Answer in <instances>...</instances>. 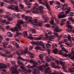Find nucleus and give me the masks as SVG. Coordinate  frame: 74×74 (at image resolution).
Returning <instances> with one entry per match:
<instances>
[{
    "mask_svg": "<svg viewBox=\"0 0 74 74\" xmlns=\"http://www.w3.org/2000/svg\"><path fill=\"white\" fill-rule=\"evenodd\" d=\"M17 63L19 65H21L20 68L22 70L24 71H27L26 70V68L24 67V65L22 64V63L19 61V60H18L17 62Z\"/></svg>",
    "mask_w": 74,
    "mask_h": 74,
    "instance_id": "nucleus-11",
    "label": "nucleus"
},
{
    "mask_svg": "<svg viewBox=\"0 0 74 74\" xmlns=\"http://www.w3.org/2000/svg\"><path fill=\"white\" fill-rule=\"evenodd\" d=\"M49 3H50V5H52V4H53V1H50L49 2Z\"/></svg>",
    "mask_w": 74,
    "mask_h": 74,
    "instance_id": "nucleus-59",
    "label": "nucleus"
},
{
    "mask_svg": "<svg viewBox=\"0 0 74 74\" xmlns=\"http://www.w3.org/2000/svg\"><path fill=\"white\" fill-rule=\"evenodd\" d=\"M30 30L31 32H32V33L33 34H34V33H36V31L34 28H30Z\"/></svg>",
    "mask_w": 74,
    "mask_h": 74,
    "instance_id": "nucleus-31",
    "label": "nucleus"
},
{
    "mask_svg": "<svg viewBox=\"0 0 74 74\" xmlns=\"http://www.w3.org/2000/svg\"><path fill=\"white\" fill-rule=\"evenodd\" d=\"M64 7H65V3L64 4V5H62L61 8V9H62L63 11H64V10H65Z\"/></svg>",
    "mask_w": 74,
    "mask_h": 74,
    "instance_id": "nucleus-39",
    "label": "nucleus"
},
{
    "mask_svg": "<svg viewBox=\"0 0 74 74\" xmlns=\"http://www.w3.org/2000/svg\"><path fill=\"white\" fill-rule=\"evenodd\" d=\"M65 22V19H62L61 21V26H63V24H64V23Z\"/></svg>",
    "mask_w": 74,
    "mask_h": 74,
    "instance_id": "nucleus-36",
    "label": "nucleus"
},
{
    "mask_svg": "<svg viewBox=\"0 0 74 74\" xmlns=\"http://www.w3.org/2000/svg\"><path fill=\"white\" fill-rule=\"evenodd\" d=\"M45 26L46 27H49V26H50V25L48 24H46L45 25Z\"/></svg>",
    "mask_w": 74,
    "mask_h": 74,
    "instance_id": "nucleus-55",
    "label": "nucleus"
},
{
    "mask_svg": "<svg viewBox=\"0 0 74 74\" xmlns=\"http://www.w3.org/2000/svg\"><path fill=\"white\" fill-rule=\"evenodd\" d=\"M62 43H64V42H63L62 41H61V42H59L58 43V45H61L60 46V47L61 48H62V47H63V46L62 45Z\"/></svg>",
    "mask_w": 74,
    "mask_h": 74,
    "instance_id": "nucleus-41",
    "label": "nucleus"
},
{
    "mask_svg": "<svg viewBox=\"0 0 74 74\" xmlns=\"http://www.w3.org/2000/svg\"><path fill=\"white\" fill-rule=\"evenodd\" d=\"M32 11L34 14H38L39 13L38 11V9H35V8L33 9L32 10Z\"/></svg>",
    "mask_w": 74,
    "mask_h": 74,
    "instance_id": "nucleus-24",
    "label": "nucleus"
},
{
    "mask_svg": "<svg viewBox=\"0 0 74 74\" xmlns=\"http://www.w3.org/2000/svg\"><path fill=\"white\" fill-rule=\"evenodd\" d=\"M42 5H45V6H46V8H47L48 10H50V6L47 3L44 2V3H42Z\"/></svg>",
    "mask_w": 74,
    "mask_h": 74,
    "instance_id": "nucleus-23",
    "label": "nucleus"
},
{
    "mask_svg": "<svg viewBox=\"0 0 74 74\" xmlns=\"http://www.w3.org/2000/svg\"><path fill=\"white\" fill-rule=\"evenodd\" d=\"M46 60L48 62H50L52 59V57L51 56H50L49 55L48 56H46Z\"/></svg>",
    "mask_w": 74,
    "mask_h": 74,
    "instance_id": "nucleus-20",
    "label": "nucleus"
},
{
    "mask_svg": "<svg viewBox=\"0 0 74 74\" xmlns=\"http://www.w3.org/2000/svg\"><path fill=\"white\" fill-rule=\"evenodd\" d=\"M62 51L65 52V48H64V47H63L62 48L61 50L60 51L59 53L60 54V55H61L62 56H65V53L62 52Z\"/></svg>",
    "mask_w": 74,
    "mask_h": 74,
    "instance_id": "nucleus-17",
    "label": "nucleus"
},
{
    "mask_svg": "<svg viewBox=\"0 0 74 74\" xmlns=\"http://www.w3.org/2000/svg\"><path fill=\"white\" fill-rule=\"evenodd\" d=\"M8 48H10V49H12V47L11 45H9L8 46Z\"/></svg>",
    "mask_w": 74,
    "mask_h": 74,
    "instance_id": "nucleus-63",
    "label": "nucleus"
},
{
    "mask_svg": "<svg viewBox=\"0 0 74 74\" xmlns=\"http://www.w3.org/2000/svg\"><path fill=\"white\" fill-rule=\"evenodd\" d=\"M32 1H33V0H30L29 2L27 3V5H29L27 6L28 8H30V6L32 5V3L30 2H32Z\"/></svg>",
    "mask_w": 74,
    "mask_h": 74,
    "instance_id": "nucleus-21",
    "label": "nucleus"
},
{
    "mask_svg": "<svg viewBox=\"0 0 74 74\" xmlns=\"http://www.w3.org/2000/svg\"><path fill=\"white\" fill-rule=\"evenodd\" d=\"M44 19H45V23L47 22V21L49 20V18L48 17H43Z\"/></svg>",
    "mask_w": 74,
    "mask_h": 74,
    "instance_id": "nucleus-33",
    "label": "nucleus"
},
{
    "mask_svg": "<svg viewBox=\"0 0 74 74\" xmlns=\"http://www.w3.org/2000/svg\"><path fill=\"white\" fill-rule=\"evenodd\" d=\"M9 8L12 9L14 11H16V12H19L20 11L18 10V7L17 6H15L14 5H12L10 6L9 7Z\"/></svg>",
    "mask_w": 74,
    "mask_h": 74,
    "instance_id": "nucleus-12",
    "label": "nucleus"
},
{
    "mask_svg": "<svg viewBox=\"0 0 74 74\" xmlns=\"http://www.w3.org/2000/svg\"><path fill=\"white\" fill-rule=\"evenodd\" d=\"M72 66L73 67L71 68L72 69H70L69 70V71L70 73H73L74 71V63L72 64Z\"/></svg>",
    "mask_w": 74,
    "mask_h": 74,
    "instance_id": "nucleus-30",
    "label": "nucleus"
},
{
    "mask_svg": "<svg viewBox=\"0 0 74 74\" xmlns=\"http://www.w3.org/2000/svg\"><path fill=\"white\" fill-rule=\"evenodd\" d=\"M18 23L17 25L15 27L11 28L10 29L12 32H18V31H20L21 30V27L20 24H23V21L22 20H19L18 21Z\"/></svg>",
    "mask_w": 74,
    "mask_h": 74,
    "instance_id": "nucleus-4",
    "label": "nucleus"
},
{
    "mask_svg": "<svg viewBox=\"0 0 74 74\" xmlns=\"http://www.w3.org/2000/svg\"><path fill=\"white\" fill-rule=\"evenodd\" d=\"M3 44V47L4 48V49H3V51L5 52L6 54H9L10 53V51H7V50L5 49H6V45H8L7 43H6L5 42H3L2 43Z\"/></svg>",
    "mask_w": 74,
    "mask_h": 74,
    "instance_id": "nucleus-7",
    "label": "nucleus"
},
{
    "mask_svg": "<svg viewBox=\"0 0 74 74\" xmlns=\"http://www.w3.org/2000/svg\"><path fill=\"white\" fill-rule=\"evenodd\" d=\"M30 63H32L34 66H31L30 65H28L27 66V68L29 69H33V68L35 67V69H34V71L33 73L34 74H40V70L38 69L37 68V64H40V61H39L37 62H35L33 60H31L30 61Z\"/></svg>",
    "mask_w": 74,
    "mask_h": 74,
    "instance_id": "nucleus-1",
    "label": "nucleus"
},
{
    "mask_svg": "<svg viewBox=\"0 0 74 74\" xmlns=\"http://www.w3.org/2000/svg\"><path fill=\"white\" fill-rule=\"evenodd\" d=\"M12 16L13 18H14L15 16H19V14H18L17 15H16V14L14 13L12 14Z\"/></svg>",
    "mask_w": 74,
    "mask_h": 74,
    "instance_id": "nucleus-42",
    "label": "nucleus"
},
{
    "mask_svg": "<svg viewBox=\"0 0 74 74\" xmlns=\"http://www.w3.org/2000/svg\"><path fill=\"white\" fill-rule=\"evenodd\" d=\"M56 46H57V45H56V44L52 45V47L53 48L56 47Z\"/></svg>",
    "mask_w": 74,
    "mask_h": 74,
    "instance_id": "nucleus-53",
    "label": "nucleus"
},
{
    "mask_svg": "<svg viewBox=\"0 0 74 74\" xmlns=\"http://www.w3.org/2000/svg\"><path fill=\"white\" fill-rule=\"evenodd\" d=\"M15 0H10L9 1V3H10V4L13 3L16 4L18 3V1Z\"/></svg>",
    "mask_w": 74,
    "mask_h": 74,
    "instance_id": "nucleus-27",
    "label": "nucleus"
},
{
    "mask_svg": "<svg viewBox=\"0 0 74 74\" xmlns=\"http://www.w3.org/2000/svg\"><path fill=\"white\" fill-rule=\"evenodd\" d=\"M46 46L47 48H49L51 46V45L49 44V43H47L46 44Z\"/></svg>",
    "mask_w": 74,
    "mask_h": 74,
    "instance_id": "nucleus-49",
    "label": "nucleus"
},
{
    "mask_svg": "<svg viewBox=\"0 0 74 74\" xmlns=\"http://www.w3.org/2000/svg\"><path fill=\"white\" fill-rule=\"evenodd\" d=\"M55 10H58V8H60V6H56L55 7Z\"/></svg>",
    "mask_w": 74,
    "mask_h": 74,
    "instance_id": "nucleus-51",
    "label": "nucleus"
},
{
    "mask_svg": "<svg viewBox=\"0 0 74 74\" xmlns=\"http://www.w3.org/2000/svg\"><path fill=\"white\" fill-rule=\"evenodd\" d=\"M19 7L21 8V9H23V5L21 4L19 5Z\"/></svg>",
    "mask_w": 74,
    "mask_h": 74,
    "instance_id": "nucleus-48",
    "label": "nucleus"
},
{
    "mask_svg": "<svg viewBox=\"0 0 74 74\" xmlns=\"http://www.w3.org/2000/svg\"><path fill=\"white\" fill-rule=\"evenodd\" d=\"M55 3L59 5H60V2H59V1H56Z\"/></svg>",
    "mask_w": 74,
    "mask_h": 74,
    "instance_id": "nucleus-50",
    "label": "nucleus"
},
{
    "mask_svg": "<svg viewBox=\"0 0 74 74\" xmlns=\"http://www.w3.org/2000/svg\"><path fill=\"white\" fill-rule=\"evenodd\" d=\"M15 45H16V47L17 48H19V45L17 43H16Z\"/></svg>",
    "mask_w": 74,
    "mask_h": 74,
    "instance_id": "nucleus-61",
    "label": "nucleus"
},
{
    "mask_svg": "<svg viewBox=\"0 0 74 74\" xmlns=\"http://www.w3.org/2000/svg\"><path fill=\"white\" fill-rule=\"evenodd\" d=\"M71 54H67L66 53H65V57L69 56V57H71V59H74V52H71Z\"/></svg>",
    "mask_w": 74,
    "mask_h": 74,
    "instance_id": "nucleus-13",
    "label": "nucleus"
},
{
    "mask_svg": "<svg viewBox=\"0 0 74 74\" xmlns=\"http://www.w3.org/2000/svg\"><path fill=\"white\" fill-rule=\"evenodd\" d=\"M6 14H7L5 16V18H8V21H11L12 19H14V17H13L12 16L9 17V16L10 15L9 12H7L6 13Z\"/></svg>",
    "mask_w": 74,
    "mask_h": 74,
    "instance_id": "nucleus-10",
    "label": "nucleus"
},
{
    "mask_svg": "<svg viewBox=\"0 0 74 74\" xmlns=\"http://www.w3.org/2000/svg\"><path fill=\"white\" fill-rule=\"evenodd\" d=\"M12 64L13 66H14V67H18V66L17 65H16V63L14 61H12Z\"/></svg>",
    "mask_w": 74,
    "mask_h": 74,
    "instance_id": "nucleus-32",
    "label": "nucleus"
},
{
    "mask_svg": "<svg viewBox=\"0 0 74 74\" xmlns=\"http://www.w3.org/2000/svg\"><path fill=\"white\" fill-rule=\"evenodd\" d=\"M5 21H6V20H1V22L2 23H5Z\"/></svg>",
    "mask_w": 74,
    "mask_h": 74,
    "instance_id": "nucleus-56",
    "label": "nucleus"
},
{
    "mask_svg": "<svg viewBox=\"0 0 74 74\" xmlns=\"http://www.w3.org/2000/svg\"><path fill=\"white\" fill-rule=\"evenodd\" d=\"M44 8V7L42 5H40L38 7V9L39 10H42Z\"/></svg>",
    "mask_w": 74,
    "mask_h": 74,
    "instance_id": "nucleus-35",
    "label": "nucleus"
},
{
    "mask_svg": "<svg viewBox=\"0 0 74 74\" xmlns=\"http://www.w3.org/2000/svg\"><path fill=\"white\" fill-rule=\"evenodd\" d=\"M49 66H50L49 64H48L47 63H46L45 64V65H41L39 66V68L41 70H44V68L46 67L45 69V71L47 73H51V72L50 67Z\"/></svg>",
    "mask_w": 74,
    "mask_h": 74,
    "instance_id": "nucleus-5",
    "label": "nucleus"
},
{
    "mask_svg": "<svg viewBox=\"0 0 74 74\" xmlns=\"http://www.w3.org/2000/svg\"><path fill=\"white\" fill-rule=\"evenodd\" d=\"M23 35L24 37L27 36V32L26 31H24L23 32Z\"/></svg>",
    "mask_w": 74,
    "mask_h": 74,
    "instance_id": "nucleus-43",
    "label": "nucleus"
},
{
    "mask_svg": "<svg viewBox=\"0 0 74 74\" xmlns=\"http://www.w3.org/2000/svg\"><path fill=\"white\" fill-rule=\"evenodd\" d=\"M54 34L56 36V37L58 36V34L55 32H54Z\"/></svg>",
    "mask_w": 74,
    "mask_h": 74,
    "instance_id": "nucleus-57",
    "label": "nucleus"
},
{
    "mask_svg": "<svg viewBox=\"0 0 74 74\" xmlns=\"http://www.w3.org/2000/svg\"><path fill=\"white\" fill-rule=\"evenodd\" d=\"M51 64L53 67H54L56 69H60V67L58 65L56 66V65H55V64L54 62H52L51 63Z\"/></svg>",
    "mask_w": 74,
    "mask_h": 74,
    "instance_id": "nucleus-18",
    "label": "nucleus"
},
{
    "mask_svg": "<svg viewBox=\"0 0 74 74\" xmlns=\"http://www.w3.org/2000/svg\"><path fill=\"white\" fill-rule=\"evenodd\" d=\"M67 9V11L65 12V14H68L69 13V12H70V7H66L65 8V10H66Z\"/></svg>",
    "mask_w": 74,
    "mask_h": 74,
    "instance_id": "nucleus-28",
    "label": "nucleus"
},
{
    "mask_svg": "<svg viewBox=\"0 0 74 74\" xmlns=\"http://www.w3.org/2000/svg\"><path fill=\"white\" fill-rule=\"evenodd\" d=\"M40 47L38 46H36L35 47V49H36V50H38V49H40Z\"/></svg>",
    "mask_w": 74,
    "mask_h": 74,
    "instance_id": "nucleus-45",
    "label": "nucleus"
},
{
    "mask_svg": "<svg viewBox=\"0 0 74 74\" xmlns=\"http://www.w3.org/2000/svg\"><path fill=\"white\" fill-rule=\"evenodd\" d=\"M60 14H58V17L59 19L64 18L65 17V14H64L63 12H60Z\"/></svg>",
    "mask_w": 74,
    "mask_h": 74,
    "instance_id": "nucleus-14",
    "label": "nucleus"
},
{
    "mask_svg": "<svg viewBox=\"0 0 74 74\" xmlns=\"http://www.w3.org/2000/svg\"><path fill=\"white\" fill-rule=\"evenodd\" d=\"M18 59H21V60H23V61H25L26 60L25 59L21 58V57L20 56H18Z\"/></svg>",
    "mask_w": 74,
    "mask_h": 74,
    "instance_id": "nucleus-37",
    "label": "nucleus"
},
{
    "mask_svg": "<svg viewBox=\"0 0 74 74\" xmlns=\"http://www.w3.org/2000/svg\"><path fill=\"white\" fill-rule=\"evenodd\" d=\"M68 16H73V12H71V14H69Z\"/></svg>",
    "mask_w": 74,
    "mask_h": 74,
    "instance_id": "nucleus-47",
    "label": "nucleus"
},
{
    "mask_svg": "<svg viewBox=\"0 0 74 74\" xmlns=\"http://www.w3.org/2000/svg\"><path fill=\"white\" fill-rule=\"evenodd\" d=\"M38 1H39V3H40V4H43V3H42L41 0H39Z\"/></svg>",
    "mask_w": 74,
    "mask_h": 74,
    "instance_id": "nucleus-54",
    "label": "nucleus"
},
{
    "mask_svg": "<svg viewBox=\"0 0 74 74\" xmlns=\"http://www.w3.org/2000/svg\"><path fill=\"white\" fill-rule=\"evenodd\" d=\"M16 33V34L14 35L15 38H16V37H18V38H21V37L19 36H21L22 35V33L17 32Z\"/></svg>",
    "mask_w": 74,
    "mask_h": 74,
    "instance_id": "nucleus-22",
    "label": "nucleus"
},
{
    "mask_svg": "<svg viewBox=\"0 0 74 74\" xmlns=\"http://www.w3.org/2000/svg\"><path fill=\"white\" fill-rule=\"evenodd\" d=\"M3 12V10L2 9H0V13H2Z\"/></svg>",
    "mask_w": 74,
    "mask_h": 74,
    "instance_id": "nucleus-64",
    "label": "nucleus"
},
{
    "mask_svg": "<svg viewBox=\"0 0 74 74\" xmlns=\"http://www.w3.org/2000/svg\"><path fill=\"white\" fill-rule=\"evenodd\" d=\"M55 19L56 22L57 23H59V19H56V17H52L51 18V21H50V23L51 25H53V27L55 28L54 32H60L62 31V29H60L58 26L56 24H53V19Z\"/></svg>",
    "mask_w": 74,
    "mask_h": 74,
    "instance_id": "nucleus-3",
    "label": "nucleus"
},
{
    "mask_svg": "<svg viewBox=\"0 0 74 74\" xmlns=\"http://www.w3.org/2000/svg\"><path fill=\"white\" fill-rule=\"evenodd\" d=\"M22 19H23L24 18L25 19L27 23H29V22H32V23H35L37 24L38 25H39V26H41L42 23L40 22L39 23L37 22V19H35L34 20H32V17L29 16H25V15H22Z\"/></svg>",
    "mask_w": 74,
    "mask_h": 74,
    "instance_id": "nucleus-2",
    "label": "nucleus"
},
{
    "mask_svg": "<svg viewBox=\"0 0 74 74\" xmlns=\"http://www.w3.org/2000/svg\"><path fill=\"white\" fill-rule=\"evenodd\" d=\"M3 39V37L1 36H0V43L1 42V40Z\"/></svg>",
    "mask_w": 74,
    "mask_h": 74,
    "instance_id": "nucleus-58",
    "label": "nucleus"
},
{
    "mask_svg": "<svg viewBox=\"0 0 74 74\" xmlns=\"http://www.w3.org/2000/svg\"><path fill=\"white\" fill-rule=\"evenodd\" d=\"M10 69L11 70H15L11 72L12 74H18V71L17 70H15V69L13 67H11Z\"/></svg>",
    "mask_w": 74,
    "mask_h": 74,
    "instance_id": "nucleus-15",
    "label": "nucleus"
},
{
    "mask_svg": "<svg viewBox=\"0 0 74 74\" xmlns=\"http://www.w3.org/2000/svg\"><path fill=\"white\" fill-rule=\"evenodd\" d=\"M27 53H28V55H30V57L31 58H34V54L30 53L29 51H27V49H25L24 51H21V53L19 51H16V54L18 55H24V54H26Z\"/></svg>",
    "mask_w": 74,
    "mask_h": 74,
    "instance_id": "nucleus-6",
    "label": "nucleus"
},
{
    "mask_svg": "<svg viewBox=\"0 0 74 74\" xmlns=\"http://www.w3.org/2000/svg\"><path fill=\"white\" fill-rule=\"evenodd\" d=\"M39 56L40 59H41V60H42V59L43 58V55L42 54H40L39 55Z\"/></svg>",
    "mask_w": 74,
    "mask_h": 74,
    "instance_id": "nucleus-46",
    "label": "nucleus"
},
{
    "mask_svg": "<svg viewBox=\"0 0 74 74\" xmlns=\"http://www.w3.org/2000/svg\"><path fill=\"white\" fill-rule=\"evenodd\" d=\"M67 25H66V27L68 28V29H70L71 30L73 29V27L71 25H70V22L69 21H67Z\"/></svg>",
    "mask_w": 74,
    "mask_h": 74,
    "instance_id": "nucleus-19",
    "label": "nucleus"
},
{
    "mask_svg": "<svg viewBox=\"0 0 74 74\" xmlns=\"http://www.w3.org/2000/svg\"><path fill=\"white\" fill-rule=\"evenodd\" d=\"M7 33V34L8 35V36L9 37H12V34L10 32H8Z\"/></svg>",
    "mask_w": 74,
    "mask_h": 74,
    "instance_id": "nucleus-34",
    "label": "nucleus"
},
{
    "mask_svg": "<svg viewBox=\"0 0 74 74\" xmlns=\"http://www.w3.org/2000/svg\"><path fill=\"white\" fill-rule=\"evenodd\" d=\"M53 52L55 54H56V53L58 52V50L57 48H56L54 49Z\"/></svg>",
    "mask_w": 74,
    "mask_h": 74,
    "instance_id": "nucleus-38",
    "label": "nucleus"
},
{
    "mask_svg": "<svg viewBox=\"0 0 74 74\" xmlns=\"http://www.w3.org/2000/svg\"><path fill=\"white\" fill-rule=\"evenodd\" d=\"M68 19L69 20H70L72 22H74V19H73L72 18L69 17Z\"/></svg>",
    "mask_w": 74,
    "mask_h": 74,
    "instance_id": "nucleus-44",
    "label": "nucleus"
},
{
    "mask_svg": "<svg viewBox=\"0 0 74 74\" xmlns=\"http://www.w3.org/2000/svg\"><path fill=\"white\" fill-rule=\"evenodd\" d=\"M31 43L33 45H40V46H42L44 48V45H42L43 42L41 41L38 42L35 41H32L31 42Z\"/></svg>",
    "mask_w": 74,
    "mask_h": 74,
    "instance_id": "nucleus-8",
    "label": "nucleus"
},
{
    "mask_svg": "<svg viewBox=\"0 0 74 74\" xmlns=\"http://www.w3.org/2000/svg\"><path fill=\"white\" fill-rule=\"evenodd\" d=\"M55 37V35H51V36H48V35H46V38L49 39V40L50 41H52V40H53Z\"/></svg>",
    "mask_w": 74,
    "mask_h": 74,
    "instance_id": "nucleus-16",
    "label": "nucleus"
},
{
    "mask_svg": "<svg viewBox=\"0 0 74 74\" xmlns=\"http://www.w3.org/2000/svg\"><path fill=\"white\" fill-rule=\"evenodd\" d=\"M13 56V55H12V54H11L9 56H8V58H11L12 57V56Z\"/></svg>",
    "mask_w": 74,
    "mask_h": 74,
    "instance_id": "nucleus-60",
    "label": "nucleus"
},
{
    "mask_svg": "<svg viewBox=\"0 0 74 74\" xmlns=\"http://www.w3.org/2000/svg\"><path fill=\"white\" fill-rule=\"evenodd\" d=\"M60 63L62 66V68H63L64 71L65 72V63L63 62H62L61 61H60Z\"/></svg>",
    "mask_w": 74,
    "mask_h": 74,
    "instance_id": "nucleus-25",
    "label": "nucleus"
},
{
    "mask_svg": "<svg viewBox=\"0 0 74 74\" xmlns=\"http://www.w3.org/2000/svg\"><path fill=\"white\" fill-rule=\"evenodd\" d=\"M46 32H48V34H52V32L49 30H46Z\"/></svg>",
    "mask_w": 74,
    "mask_h": 74,
    "instance_id": "nucleus-40",
    "label": "nucleus"
},
{
    "mask_svg": "<svg viewBox=\"0 0 74 74\" xmlns=\"http://www.w3.org/2000/svg\"><path fill=\"white\" fill-rule=\"evenodd\" d=\"M68 39L69 41H70V42H71V39H72V40H73L74 41V37H72L71 38L70 36L68 35Z\"/></svg>",
    "mask_w": 74,
    "mask_h": 74,
    "instance_id": "nucleus-29",
    "label": "nucleus"
},
{
    "mask_svg": "<svg viewBox=\"0 0 74 74\" xmlns=\"http://www.w3.org/2000/svg\"><path fill=\"white\" fill-rule=\"evenodd\" d=\"M12 43L13 45H15L16 44V42H15L14 41H12Z\"/></svg>",
    "mask_w": 74,
    "mask_h": 74,
    "instance_id": "nucleus-62",
    "label": "nucleus"
},
{
    "mask_svg": "<svg viewBox=\"0 0 74 74\" xmlns=\"http://www.w3.org/2000/svg\"><path fill=\"white\" fill-rule=\"evenodd\" d=\"M62 37V35H61L60 36H58V40L59 41V40H60V39Z\"/></svg>",
    "mask_w": 74,
    "mask_h": 74,
    "instance_id": "nucleus-52",
    "label": "nucleus"
},
{
    "mask_svg": "<svg viewBox=\"0 0 74 74\" xmlns=\"http://www.w3.org/2000/svg\"><path fill=\"white\" fill-rule=\"evenodd\" d=\"M6 67H7V65L3 64H0V69H4H4H6Z\"/></svg>",
    "mask_w": 74,
    "mask_h": 74,
    "instance_id": "nucleus-26",
    "label": "nucleus"
},
{
    "mask_svg": "<svg viewBox=\"0 0 74 74\" xmlns=\"http://www.w3.org/2000/svg\"><path fill=\"white\" fill-rule=\"evenodd\" d=\"M42 37H43V36L42 35ZM42 37L34 38L32 36V34H31L29 36H28V38L30 40H35L36 41H37V40H41L42 39Z\"/></svg>",
    "mask_w": 74,
    "mask_h": 74,
    "instance_id": "nucleus-9",
    "label": "nucleus"
}]
</instances>
